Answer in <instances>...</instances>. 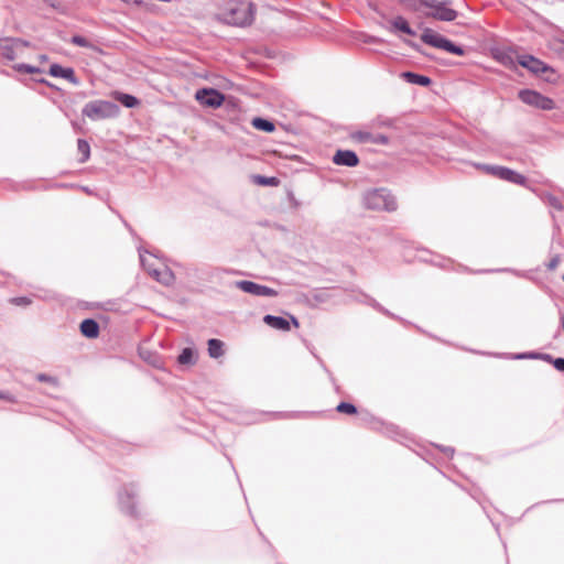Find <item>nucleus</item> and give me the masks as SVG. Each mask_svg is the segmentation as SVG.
Returning <instances> with one entry per match:
<instances>
[{
	"mask_svg": "<svg viewBox=\"0 0 564 564\" xmlns=\"http://www.w3.org/2000/svg\"><path fill=\"white\" fill-rule=\"evenodd\" d=\"M260 183L261 184H272L274 183V178H265V177H260Z\"/></svg>",
	"mask_w": 564,
	"mask_h": 564,
	"instance_id": "e433bc0d",
	"label": "nucleus"
},
{
	"mask_svg": "<svg viewBox=\"0 0 564 564\" xmlns=\"http://www.w3.org/2000/svg\"><path fill=\"white\" fill-rule=\"evenodd\" d=\"M553 365H554L556 370H558L561 372H564V358H556L553 361Z\"/></svg>",
	"mask_w": 564,
	"mask_h": 564,
	"instance_id": "2f4dec72",
	"label": "nucleus"
},
{
	"mask_svg": "<svg viewBox=\"0 0 564 564\" xmlns=\"http://www.w3.org/2000/svg\"><path fill=\"white\" fill-rule=\"evenodd\" d=\"M142 267L160 283L170 285L174 281L173 272L165 265L156 267L149 257L140 252Z\"/></svg>",
	"mask_w": 564,
	"mask_h": 564,
	"instance_id": "39448f33",
	"label": "nucleus"
},
{
	"mask_svg": "<svg viewBox=\"0 0 564 564\" xmlns=\"http://www.w3.org/2000/svg\"><path fill=\"white\" fill-rule=\"evenodd\" d=\"M519 98L522 102L542 110H552L555 108L554 101L540 94L536 90L522 89L519 91Z\"/></svg>",
	"mask_w": 564,
	"mask_h": 564,
	"instance_id": "423d86ee",
	"label": "nucleus"
},
{
	"mask_svg": "<svg viewBox=\"0 0 564 564\" xmlns=\"http://www.w3.org/2000/svg\"><path fill=\"white\" fill-rule=\"evenodd\" d=\"M292 323H293L295 326H297V325H299L297 319H296V318H294V317H292Z\"/></svg>",
	"mask_w": 564,
	"mask_h": 564,
	"instance_id": "ea45409f",
	"label": "nucleus"
},
{
	"mask_svg": "<svg viewBox=\"0 0 564 564\" xmlns=\"http://www.w3.org/2000/svg\"><path fill=\"white\" fill-rule=\"evenodd\" d=\"M558 263H560V258H558L557 256H555V257H553V258L549 261V263H547V269H549V270H554V269H556V268H557Z\"/></svg>",
	"mask_w": 564,
	"mask_h": 564,
	"instance_id": "473e14b6",
	"label": "nucleus"
},
{
	"mask_svg": "<svg viewBox=\"0 0 564 564\" xmlns=\"http://www.w3.org/2000/svg\"><path fill=\"white\" fill-rule=\"evenodd\" d=\"M178 362L181 365H192L195 362V354L191 348H184L178 356Z\"/></svg>",
	"mask_w": 564,
	"mask_h": 564,
	"instance_id": "5701e85b",
	"label": "nucleus"
},
{
	"mask_svg": "<svg viewBox=\"0 0 564 564\" xmlns=\"http://www.w3.org/2000/svg\"><path fill=\"white\" fill-rule=\"evenodd\" d=\"M80 332L87 338H96L99 335V325L95 319H84L80 323Z\"/></svg>",
	"mask_w": 564,
	"mask_h": 564,
	"instance_id": "dca6fc26",
	"label": "nucleus"
},
{
	"mask_svg": "<svg viewBox=\"0 0 564 564\" xmlns=\"http://www.w3.org/2000/svg\"><path fill=\"white\" fill-rule=\"evenodd\" d=\"M518 63L533 74H541L551 69L545 63L532 55L518 56Z\"/></svg>",
	"mask_w": 564,
	"mask_h": 564,
	"instance_id": "9d476101",
	"label": "nucleus"
},
{
	"mask_svg": "<svg viewBox=\"0 0 564 564\" xmlns=\"http://www.w3.org/2000/svg\"><path fill=\"white\" fill-rule=\"evenodd\" d=\"M119 112V106L108 100L89 101L83 108V115L95 121L115 118Z\"/></svg>",
	"mask_w": 564,
	"mask_h": 564,
	"instance_id": "7ed1b4c3",
	"label": "nucleus"
},
{
	"mask_svg": "<svg viewBox=\"0 0 564 564\" xmlns=\"http://www.w3.org/2000/svg\"><path fill=\"white\" fill-rule=\"evenodd\" d=\"M477 169L481 170L486 174L492 175L499 178L502 166L500 165H490V164H477Z\"/></svg>",
	"mask_w": 564,
	"mask_h": 564,
	"instance_id": "393cba45",
	"label": "nucleus"
},
{
	"mask_svg": "<svg viewBox=\"0 0 564 564\" xmlns=\"http://www.w3.org/2000/svg\"><path fill=\"white\" fill-rule=\"evenodd\" d=\"M48 74L51 76H53V77L64 78V79H67L68 82H70L72 84H74V85H78V80H77V78L75 76V73H74L73 68H69V67L65 68V67H62L58 64H53L50 67Z\"/></svg>",
	"mask_w": 564,
	"mask_h": 564,
	"instance_id": "f8f14e48",
	"label": "nucleus"
},
{
	"mask_svg": "<svg viewBox=\"0 0 564 564\" xmlns=\"http://www.w3.org/2000/svg\"><path fill=\"white\" fill-rule=\"evenodd\" d=\"M421 3L433 9L430 17L440 21H453L458 15L455 10L447 7V1L421 0Z\"/></svg>",
	"mask_w": 564,
	"mask_h": 564,
	"instance_id": "0eeeda50",
	"label": "nucleus"
},
{
	"mask_svg": "<svg viewBox=\"0 0 564 564\" xmlns=\"http://www.w3.org/2000/svg\"><path fill=\"white\" fill-rule=\"evenodd\" d=\"M133 496H134V492H133L132 488L131 489L126 488L124 491L119 495L120 507L124 512H127L129 514L134 513Z\"/></svg>",
	"mask_w": 564,
	"mask_h": 564,
	"instance_id": "2eb2a0df",
	"label": "nucleus"
},
{
	"mask_svg": "<svg viewBox=\"0 0 564 564\" xmlns=\"http://www.w3.org/2000/svg\"><path fill=\"white\" fill-rule=\"evenodd\" d=\"M333 162L337 165L352 167L359 163V159L354 151L338 150L333 156Z\"/></svg>",
	"mask_w": 564,
	"mask_h": 564,
	"instance_id": "9b49d317",
	"label": "nucleus"
},
{
	"mask_svg": "<svg viewBox=\"0 0 564 564\" xmlns=\"http://www.w3.org/2000/svg\"><path fill=\"white\" fill-rule=\"evenodd\" d=\"M21 44L18 40H0V52L3 57H6L9 61H12L15 58V50Z\"/></svg>",
	"mask_w": 564,
	"mask_h": 564,
	"instance_id": "4468645a",
	"label": "nucleus"
},
{
	"mask_svg": "<svg viewBox=\"0 0 564 564\" xmlns=\"http://www.w3.org/2000/svg\"><path fill=\"white\" fill-rule=\"evenodd\" d=\"M0 398L9 401H13V398L9 393L0 392Z\"/></svg>",
	"mask_w": 564,
	"mask_h": 564,
	"instance_id": "4c0bfd02",
	"label": "nucleus"
},
{
	"mask_svg": "<svg viewBox=\"0 0 564 564\" xmlns=\"http://www.w3.org/2000/svg\"><path fill=\"white\" fill-rule=\"evenodd\" d=\"M77 149H78V152L83 155L80 161L82 162L87 161L90 155V147H89L88 142L83 139H78Z\"/></svg>",
	"mask_w": 564,
	"mask_h": 564,
	"instance_id": "a878e982",
	"label": "nucleus"
},
{
	"mask_svg": "<svg viewBox=\"0 0 564 564\" xmlns=\"http://www.w3.org/2000/svg\"><path fill=\"white\" fill-rule=\"evenodd\" d=\"M421 40L433 47L444 50L448 53L462 56L464 55L465 51L462 46H458L447 40L446 37L442 36L437 32L433 31L432 29H424L423 33L421 35Z\"/></svg>",
	"mask_w": 564,
	"mask_h": 564,
	"instance_id": "20e7f679",
	"label": "nucleus"
},
{
	"mask_svg": "<svg viewBox=\"0 0 564 564\" xmlns=\"http://www.w3.org/2000/svg\"><path fill=\"white\" fill-rule=\"evenodd\" d=\"M538 357V354H519V355H516L514 358L516 359H523V358H536Z\"/></svg>",
	"mask_w": 564,
	"mask_h": 564,
	"instance_id": "f704fd0d",
	"label": "nucleus"
},
{
	"mask_svg": "<svg viewBox=\"0 0 564 564\" xmlns=\"http://www.w3.org/2000/svg\"><path fill=\"white\" fill-rule=\"evenodd\" d=\"M235 286L245 293L261 296V297H273L278 295V291L265 285L258 284L252 281L241 280L236 281Z\"/></svg>",
	"mask_w": 564,
	"mask_h": 564,
	"instance_id": "6e6552de",
	"label": "nucleus"
},
{
	"mask_svg": "<svg viewBox=\"0 0 564 564\" xmlns=\"http://www.w3.org/2000/svg\"><path fill=\"white\" fill-rule=\"evenodd\" d=\"M372 144L388 145L389 138L384 134H375Z\"/></svg>",
	"mask_w": 564,
	"mask_h": 564,
	"instance_id": "7c9ffc66",
	"label": "nucleus"
},
{
	"mask_svg": "<svg viewBox=\"0 0 564 564\" xmlns=\"http://www.w3.org/2000/svg\"><path fill=\"white\" fill-rule=\"evenodd\" d=\"M219 20L235 26H248L254 19V4L247 1L229 3L218 15Z\"/></svg>",
	"mask_w": 564,
	"mask_h": 564,
	"instance_id": "f257e3e1",
	"label": "nucleus"
},
{
	"mask_svg": "<svg viewBox=\"0 0 564 564\" xmlns=\"http://www.w3.org/2000/svg\"><path fill=\"white\" fill-rule=\"evenodd\" d=\"M252 124L254 128L265 131V132H272L274 131V124L271 121H268L262 118H256L252 121Z\"/></svg>",
	"mask_w": 564,
	"mask_h": 564,
	"instance_id": "b1692460",
	"label": "nucleus"
},
{
	"mask_svg": "<svg viewBox=\"0 0 564 564\" xmlns=\"http://www.w3.org/2000/svg\"><path fill=\"white\" fill-rule=\"evenodd\" d=\"M14 68L18 72H22V73H26V74H35V73H40L41 72L39 67L32 66V65H29V64H17L14 66Z\"/></svg>",
	"mask_w": 564,
	"mask_h": 564,
	"instance_id": "bb28decb",
	"label": "nucleus"
},
{
	"mask_svg": "<svg viewBox=\"0 0 564 564\" xmlns=\"http://www.w3.org/2000/svg\"><path fill=\"white\" fill-rule=\"evenodd\" d=\"M375 133L368 131V130H355L349 133V138L355 143L359 144H372Z\"/></svg>",
	"mask_w": 564,
	"mask_h": 564,
	"instance_id": "a211bd4d",
	"label": "nucleus"
},
{
	"mask_svg": "<svg viewBox=\"0 0 564 564\" xmlns=\"http://www.w3.org/2000/svg\"><path fill=\"white\" fill-rule=\"evenodd\" d=\"M377 124L379 127H389V126H391V120H378Z\"/></svg>",
	"mask_w": 564,
	"mask_h": 564,
	"instance_id": "c9c22d12",
	"label": "nucleus"
},
{
	"mask_svg": "<svg viewBox=\"0 0 564 564\" xmlns=\"http://www.w3.org/2000/svg\"><path fill=\"white\" fill-rule=\"evenodd\" d=\"M561 324H562V327H563V329H564V315H563V316H562V318H561Z\"/></svg>",
	"mask_w": 564,
	"mask_h": 564,
	"instance_id": "a19ab883",
	"label": "nucleus"
},
{
	"mask_svg": "<svg viewBox=\"0 0 564 564\" xmlns=\"http://www.w3.org/2000/svg\"><path fill=\"white\" fill-rule=\"evenodd\" d=\"M499 178L502 181L512 183V184H517V185H522V186L527 185L525 176H523L522 174H520L509 167H505V166H502V169H501Z\"/></svg>",
	"mask_w": 564,
	"mask_h": 564,
	"instance_id": "ddd939ff",
	"label": "nucleus"
},
{
	"mask_svg": "<svg viewBox=\"0 0 564 564\" xmlns=\"http://www.w3.org/2000/svg\"><path fill=\"white\" fill-rule=\"evenodd\" d=\"M223 341L219 339H209L208 340V354L212 358H218L224 354L223 350Z\"/></svg>",
	"mask_w": 564,
	"mask_h": 564,
	"instance_id": "4be33fe9",
	"label": "nucleus"
},
{
	"mask_svg": "<svg viewBox=\"0 0 564 564\" xmlns=\"http://www.w3.org/2000/svg\"><path fill=\"white\" fill-rule=\"evenodd\" d=\"M362 204L367 209L392 213L398 203L394 195L387 188H372L364 193Z\"/></svg>",
	"mask_w": 564,
	"mask_h": 564,
	"instance_id": "f03ea898",
	"label": "nucleus"
},
{
	"mask_svg": "<svg viewBox=\"0 0 564 564\" xmlns=\"http://www.w3.org/2000/svg\"><path fill=\"white\" fill-rule=\"evenodd\" d=\"M337 411L346 414H354L357 412L356 406L351 403L341 402L337 405Z\"/></svg>",
	"mask_w": 564,
	"mask_h": 564,
	"instance_id": "cd10ccee",
	"label": "nucleus"
},
{
	"mask_svg": "<svg viewBox=\"0 0 564 564\" xmlns=\"http://www.w3.org/2000/svg\"><path fill=\"white\" fill-rule=\"evenodd\" d=\"M12 302L17 305H29L31 303L28 297H15Z\"/></svg>",
	"mask_w": 564,
	"mask_h": 564,
	"instance_id": "72a5a7b5",
	"label": "nucleus"
},
{
	"mask_svg": "<svg viewBox=\"0 0 564 564\" xmlns=\"http://www.w3.org/2000/svg\"><path fill=\"white\" fill-rule=\"evenodd\" d=\"M195 99L205 107L218 108L223 105L225 97L213 88H203L196 91Z\"/></svg>",
	"mask_w": 564,
	"mask_h": 564,
	"instance_id": "1a4fd4ad",
	"label": "nucleus"
},
{
	"mask_svg": "<svg viewBox=\"0 0 564 564\" xmlns=\"http://www.w3.org/2000/svg\"><path fill=\"white\" fill-rule=\"evenodd\" d=\"M401 77L404 78L408 83L420 85V86H429L431 84V79L426 76L419 75L412 72H404L401 74Z\"/></svg>",
	"mask_w": 564,
	"mask_h": 564,
	"instance_id": "aec40b11",
	"label": "nucleus"
},
{
	"mask_svg": "<svg viewBox=\"0 0 564 564\" xmlns=\"http://www.w3.org/2000/svg\"><path fill=\"white\" fill-rule=\"evenodd\" d=\"M263 322L274 328V329H279V330H289L290 329V323L286 318L284 317H281V316H274V315H265L263 317Z\"/></svg>",
	"mask_w": 564,
	"mask_h": 564,
	"instance_id": "f3484780",
	"label": "nucleus"
},
{
	"mask_svg": "<svg viewBox=\"0 0 564 564\" xmlns=\"http://www.w3.org/2000/svg\"><path fill=\"white\" fill-rule=\"evenodd\" d=\"M444 451H445L446 453H448V454H453V452H454V451H453V448H449V447L444 448Z\"/></svg>",
	"mask_w": 564,
	"mask_h": 564,
	"instance_id": "58836bf2",
	"label": "nucleus"
},
{
	"mask_svg": "<svg viewBox=\"0 0 564 564\" xmlns=\"http://www.w3.org/2000/svg\"><path fill=\"white\" fill-rule=\"evenodd\" d=\"M72 43L77 45V46H80V47H90V43L88 42V40H86L85 37L80 36V35H75L72 37Z\"/></svg>",
	"mask_w": 564,
	"mask_h": 564,
	"instance_id": "c756f323",
	"label": "nucleus"
},
{
	"mask_svg": "<svg viewBox=\"0 0 564 564\" xmlns=\"http://www.w3.org/2000/svg\"><path fill=\"white\" fill-rule=\"evenodd\" d=\"M36 379L41 382H46L53 387H57L58 386V380L57 378L55 377H52V376H48V375H45V373H39L36 376Z\"/></svg>",
	"mask_w": 564,
	"mask_h": 564,
	"instance_id": "c85d7f7f",
	"label": "nucleus"
},
{
	"mask_svg": "<svg viewBox=\"0 0 564 564\" xmlns=\"http://www.w3.org/2000/svg\"><path fill=\"white\" fill-rule=\"evenodd\" d=\"M389 31L391 32H403L409 35H414L415 32L410 28L406 20L402 17H397L390 22Z\"/></svg>",
	"mask_w": 564,
	"mask_h": 564,
	"instance_id": "6ab92c4d",
	"label": "nucleus"
},
{
	"mask_svg": "<svg viewBox=\"0 0 564 564\" xmlns=\"http://www.w3.org/2000/svg\"><path fill=\"white\" fill-rule=\"evenodd\" d=\"M112 96L117 101L121 102L127 108H134L139 105V100L132 95L115 91Z\"/></svg>",
	"mask_w": 564,
	"mask_h": 564,
	"instance_id": "412c9836",
	"label": "nucleus"
}]
</instances>
